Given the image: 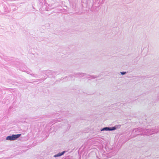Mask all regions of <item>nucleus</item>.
<instances>
[{
  "mask_svg": "<svg viewBox=\"0 0 159 159\" xmlns=\"http://www.w3.org/2000/svg\"><path fill=\"white\" fill-rule=\"evenodd\" d=\"M135 130V134L136 135L144 134L145 135H150L154 133L152 130L149 129H136Z\"/></svg>",
  "mask_w": 159,
  "mask_h": 159,
  "instance_id": "f257e3e1",
  "label": "nucleus"
},
{
  "mask_svg": "<svg viewBox=\"0 0 159 159\" xmlns=\"http://www.w3.org/2000/svg\"><path fill=\"white\" fill-rule=\"evenodd\" d=\"M21 135V134H13L11 136H8L6 138V139L10 141L15 140L18 138Z\"/></svg>",
  "mask_w": 159,
  "mask_h": 159,
  "instance_id": "f03ea898",
  "label": "nucleus"
},
{
  "mask_svg": "<svg viewBox=\"0 0 159 159\" xmlns=\"http://www.w3.org/2000/svg\"><path fill=\"white\" fill-rule=\"evenodd\" d=\"M118 125L112 127H106L102 128L101 130V131H111L114 130L116 129L117 128H118Z\"/></svg>",
  "mask_w": 159,
  "mask_h": 159,
  "instance_id": "7ed1b4c3",
  "label": "nucleus"
},
{
  "mask_svg": "<svg viewBox=\"0 0 159 159\" xmlns=\"http://www.w3.org/2000/svg\"><path fill=\"white\" fill-rule=\"evenodd\" d=\"M65 152L64 151L61 152H59L58 153H57V154L54 155V157H57L61 156V155H63L64 153Z\"/></svg>",
  "mask_w": 159,
  "mask_h": 159,
  "instance_id": "20e7f679",
  "label": "nucleus"
},
{
  "mask_svg": "<svg viewBox=\"0 0 159 159\" xmlns=\"http://www.w3.org/2000/svg\"><path fill=\"white\" fill-rule=\"evenodd\" d=\"M126 73V72H120V73L121 75H124Z\"/></svg>",
  "mask_w": 159,
  "mask_h": 159,
  "instance_id": "39448f33",
  "label": "nucleus"
},
{
  "mask_svg": "<svg viewBox=\"0 0 159 159\" xmlns=\"http://www.w3.org/2000/svg\"><path fill=\"white\" fill-rule=\"evenodd\" d=\"M81 75H82V76H84V74H81Z\"/></svg>",
  "mask_w": 159,
  "mask_h": 159,
  "instance_id": "423d86ee",
  "label": "nucleus"
}]
</instances>
